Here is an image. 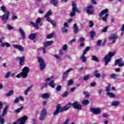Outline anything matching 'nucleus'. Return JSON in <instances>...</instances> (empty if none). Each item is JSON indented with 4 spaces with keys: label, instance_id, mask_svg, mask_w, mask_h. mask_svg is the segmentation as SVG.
Here are the masks:
<instances>
[{
    "label": "nucleus",
    "instance_id": "obj_16",
    "mask_svg": "<svg viewBox=\"0 0 124 124\" xmlns=\"http://www.w3.org/2000/svg\"><path fill=\"white\" fill-rule=\"evenodd\" d=\"M72 70H73V68H70L66 71L65 72H64L62 75V78L64 79L66 78H67V76H68V73H69V72H70L71 71H72Z\"/></svg>",
    "mask_w": 124,
    "mask_h": 124
},
{
    "label": "nucleus",
    "instance_id": "obj_10",
    "mask_svg": "<svg viewBox=\"0 0 124 124\" xmlns=\"http://www.w3.org/2000/svg\"><path fill=\"white\" fill-rule=\"evenodd\" d=\"M90 111L93 113V114H95L96 115H99V114H101V109L100 108H92L90 109Z\"/></svg>",
    "mask_w": 124,
    "mask_h": 124
},
{
    "label": "nucleus",
    "instance_id": "obj_19",
    "mask_svg": "<svg viewBox=\"0 0 124 124\" xmlns=\"http://www.w3.org/2000/svg\"><path fill=\"white\" fill-rule=\"evenodd\" d=\"M20 100L21 101H24V97L22 96H19V97L16 98V99L14 100V103H18L19 101H20Z\"/></svg>",
    "mask_w": 124,
    "mask_h": 124
},
{
    "label": "nucleus",
    "instance_id": "obj_34",
    "mask_svg": "<svg viewBox=\"0 0 124 124\" xmlns=\"http://www.w3.org/2000/svg\"><path fill=\"white\" fill-rule=\"evenodd\" d=\"M82 103L84 106H86V105L90 104V101L88 100H84L82 101Z\"/></svg>",
    "mask_w": 124,
    "mask_h": 124
},
{
    "label": "nucleus",
    "instance_id": "obj_21",
    "mask_svg": "<svg viewBox=\"0 0 124 124\" xmlns=\"http://www.w3.org/2000/svg\"><path fill=\"white\" fill-rule=\"evenodd\" d=\"M85 56H86V54L82 53V55L80 58V60L82 62H87V57Z\"/></svg>",
    "mask_w": 124,
    "mask_h": 124
},
{
    "label": "nucleus",
    "instance_id": "obj_7",
    "mask_svg": "<svg viewBox=\"0 0 124 124\" xmlns=\"http://www.w3.org/2000/svg\"><path fill=\"white\" fill-rule=\"evenodd\" d=\"M30 71V69L28 67H25L22 69V72L21 74L22 75L23 78H27L28 77V74H29V72Z\"/></svg>",
    "mask_w": 124,
    "mask_h": 124
},
{
    "label": "nucleus",
    "instance_id": "obj_31",
    "mask_svg": "<svg viewBox=\"0 0 124 124\" xmlns=\"http://www.w3.org/2000/svg\"><path fill=\"white\" fill-rule=\"evenodd\" d=\"M41 97L42 98H45V99L49 98V97H50V95H49V94L47 93H44L42 95Z\"/></svg>",
    "mask_w": 124,
    "mask_h": 124
},
{
    "label": "nucleus",
    "instance_id": "obj_45",
    "mask_svg": "<svg viewBox=\"0 0 124 124\" xmlns=\"http://www.w3.org/2000/svg\"><path fill=\"white\" fill-rule=\"evenodd\" d=\"M3 116H1L0 115V124H4V119L2 118Z\"/></svg>",
    "mask_w": 124,
    "mask_h": 124
},
{
    "label": "nucleus",
    "instance_id": "obj_55",
    "mask_svg": "<svg viewBox=\"0 0 124 124\" xmlns=\"http://www.w3.org/2000/svg\"><path fill=\"white\" fill-rule=\"evenodd\" d=\"M75 41H76V39H73V40H71L69 42V45H72V44L73 43V42H75Z\"/></svg>",
    "mask_w": 124,
    "mask_h": 124
},
{
    "label": "nucleus",
    "instance_id": "obj_52",
    "mask_svg": "<svg viewBox=\"0 0 124 124\" xmlns=\"http://www.w3.org/2000/svg\"><path fill=\"white\" fill-rule=\"evenodd\" d=\"M90 76L88 75L85 77H84L83 78V80H84V81H87V80H88L89 79V78H90Z\"/></svg>",
    "mask_w": 124,
    "mask_h": 124
},
{
    "label": "nucleus",
    "instance_id": "obj_26",
    "mask_svg": "<svg viewBox=\"0 0 124 124\" xmlns=\"http://www.w3.org/2000/svg\"><path fill=\"white\" fill-rule=\"evenodd\" d=\"M36 33H31L30 35L29 38L31 40H34L35 38H36Z\"/></svg>",
    "mask_w": 124,
    "mask_h": 124
},
{
    "label": "nucleus",
    "instance_id": "obj_43",
    "mask_svg": "<svg viewBox=\"0 0 124 124\" xmlns=\"http://www.w3.org/2000/svg\"><path fill=\"white\" fill-rule=\"evenodd\" d=\"M56 90L57 92H61V91H62V86L58 85L57 86Z\"/></svg>",
    "mask_w": 124,
    "mask_h": 124
},
{
    "label": "nucleus",
    "instance_id": "obj_2",
    "mask_svg": "<svg viewBox=\"0 0 124 124\" xmlns=\"http://www.w3.org/2000/svg\"><path fill=\"white\" fill-rule=\"evenodd\" d=\"M72 12L70 14V16L71 17H74V16L76 15V12H78V13H81V10L78 9L77 6H76V3L74 1L72 2Z\"/></svg>",
    "mask_w": 124,
    "mask_h": 124
},
{
    "label": "nucleus",
    "instance_id": "obj_49",
    "mask_svg": "<svg viewBox=\"0 0 124 124\" xmlns=\"http://www.w3.org/2000/svg\"><path fill=\"white\" fill-rule=\"evenodd\" d=\"M7 27L8 30H13V29H14V27L11 26V25H10L9 24H7Z\"/></svg>",
    "mask_w": 124,
    "mask_h": 124
},
{
    "label": "nucleus",
    "instance_id": "obj_48",
    "mask_svg": "<svg viewBox=\"0 0 124 124\" xmlns=\"http://www.w3.org/2000/svg\"><path fill=\"white\" fill-rule=\"evenodd\" d=\"M111 78H112L113 79H115L116 77H118L117 75H116V74H111L110 75Z\"/></svg>",
    "mask_w": 124,
    "mask_h": 124
},
{
    "label": "nucleus",
    "instance_id": "obj_47",
    "mask_svg": "<svg viewBox=\"0 0 124 124\" xmlns=\"http://www.w3.org/2000/svg\"><path fill=\"white\" fill-rule=\"evenodd\" d=\"M1 10H2V12H6L7 13V12L6 11V8L4 6H1Z\"/></svg>",
    "mask_w": 124,
    "mask_h": 124
},
{
    "label": "nucleus",
    "instance_id": "obj_51",
    "mask_svg": "<svg viewBox=\"0 0 124 124\" xmlns=\"http://www.w3.org/2000/svg\"><path fill=\"white\" fill-rule=\"evenodd\" d=\"M108 29V26H106L102 30L101 32H106L107 31V30Z\"/></svg>",
    "mask_w": 124,
    "mask_h": 124
},
{
    "label": "nucleus",
    "instance_id": "obj_17",
    "mask_svg": "<svg viewBox=\"0 0 124 124\" xmlns=\"http://www.w3.org/2000/svg\"><path fill=\"white\" fill-rule=\"evenodd\" d=\"M8 108H9V106L8 105L5 106L3 110L2 115H0L1 116L3 117V116H5V115L7 114V110H8Z\"/></svg>",
    "mask_w": 124,
    "mask_h": 124
},
{
    "label": "nucleus",
    "instance_id": "obj_41",
    "mask_svg": "<svg viewBox=\"0 0 124 124\" xmlns=\"http://www.w3.org/2000/svg\"><path fill=\"white\" fill-rule=\"evenodd\" d=\"M69 94V92L68 91H65L62 94V97H66Z\"/></svg>",
    "mask_w": 124,
    "mask_h": 124
},
{
    "label": "nucleus",
    "instance_id": "obj_28",
    "mask_svg": "<svg viewBox=\"0 0 124 124\" xmlns=\"http://www.w3.org/2000/svg\"><path fill=\"white\" fill-rule=\"evenodd\" d=\"M93 75H94L96 78H100V75L98 73V70H96L93 72Z\"/></svg>",
    "mask_w": 124,
    "mask_h": 124
},
{
    "label": "nucleus",
    "instance_id": "obj_37",
    "mask_svg": "<svg viewBox=\"0 0 124 124\" xmlns=\"http://www.w3.org/2000/svg\"><path fill=\"white\" fill-rule=\"evenodd\" d=\"M110 88H111V84H109L108 85V86L106 88V91L107 92V93H110Z\"/></svg>",
    "mask_w": 124,
    "mask_h": 124
},
{
    "label": "nucleus",
    "instance_id": "obj_58",
    "mask_svg": "<svg viewBox=\"0 0 124 124\" xmlns=\"http://www.w3.org/2000/svg\"><path fill=\"white\" fill-rule=\"evenodd\" d=\"M89 24L90 28H92V27H93V21L92 20H90L89 21Z\"/></svg>",
    "mask_w": 124,
    "mask_h": 124
},
{
    "label": "nucleus",
    "instance_id": "obj_13",
    "mask_svg": "<svg viewBox=\"0 0 124 124\" xmlns=\"http://www.w3.org/2000/svg\"><path fill=\"white\" fill-rule=\"evenodd\" d=\"M61 109H62V106L61 105L58 104L56 106V110L53 112V116H57L58 114L60 113V112H62V110H61Z\"/></svg>",
    "mask_w": 124,
    "mask_h": 124
},
{
    "label": "nucleus",
    "instance_id": "obj_61",
    "mask_svg": "<svg viewBox=\"0 0 124 124\" xmlns=\"http://www.w3.org/2000/svg\"><path fill=\"white\" fill-rule=\"evenodd\" d=\"M103 118H108V117H109V115L106 113H104L103 114Z\"/></svg>",
    "mask_w": 124,
    "mask_h": 124
},
{
    "label": "nucleus",
    "instance_id": "obj_22",
    "mask_svg": "<svg viewBox=\"0 0 124 124\" xmlns=\"http://www.w3.org/2000/svg\"><path fill=\"white\" fill-rule=\"evenodd\" d=\"M73 29L74 33H75V34H77V33H78V31H79V29L78 28V26H77V24H74Z\"/></svg>",
    "mask_w": 124,
    "mask_h": 124
},
{
    "label": "nucleus",
    "instance_id": "obj_39",
    "mask_svg": "<svg viewBox=\"0 0 124 124\" xmlns=\"http://www.w3.org/2000/svg\"><path fill=\"white\" fill-rule=\"evenodd\" d=\"M92 60L93 61H94L95 62H99L98 58H97V57H96L95 56H94V55L92 56Z\"/></svg>",
    "mask_w": 124,
    "mask_h": 124
},
{
    "label": "nucleus",
    "instance_id": "obj_1",
    "mask_svg": "<svg viewBox=\"0 0 124 124\" xmlns=\"http://www.w3.org/2000/svg\"><path fill=\"white\" fill-rule=\"evenodd\" d=\"M72 106L73 107L74 109H78V110H81L82 109V106L80 105L79 102H75L72 104L69 103L66 105L64 108H63L61 109V112H63L64 111H67Z\"/></svg>",
    "mask_w": 124,
    "mask_h": 124
},
{
    "label": "nucleus",
    "instance_id": "obj_6",
    "mask_svg": "<svg viewBox=\"0 0 124 124\" xmlns=\"http://www.w3.org/2000/svg\"><path fill=\"white\" fill-rule=\"evenodd\" d=\"M117 39H118V36L116 34L111 33L108 37V40L113 44L116 43Z\"/></svg>",
    "mask_w": 124,
    "mask_h": 124
},
{
    "label": "nucleus",
    "instance_id": "obj_14",
    "mask_svg": "<svg viewBox=\"0 0 124 124\" xmlns=\"http://www.w3.org/2000/svg\"><path fill=\"white\" fill-rule=\"evenodd\" d=\"M27 120L28 116L24 115L18 120L19 124H25Z\"/></svg>",
    "mask_w": 124,
    "mask_h": 124
},
{
    "label": "nucleus",
    "instance_id": "obj_62",
    "mask_svg": "<svg viewBox=\"0 0 124 124\" xmlns=\"http://www.w3.org/2000/svg\"><path fill=\"white\" fill-rule=\"evenodd\" d=\"M124 62H122L121 61L120 63H119V64H118V66H119V67H121L122 66H124Z\"/></svg>",
    "mask_w": 124,
    "mask_h": 124
},
{
    "label": "nucleus",
    "instance_id": "obj_35",
    "mask_svg": "<svg viewBox=\"0 0 124 124\" xmlns=\"http://www.w3.org/2000/svg\"><path fill=\"white\" fill-rule=\"evenodd\" d=\"M90 50H91V47L90 46L86 47L85 50H84L83 54H84V55H86L87 54V52H89Z\"/></svg>",
    "mask_w": 124,
    "mask_h": 124
},
{
    "label": "nucleus",
    "instance_id": "obj_4",
    "mask_svg": "<svg viewBox=\"0 0 124 124\" xmlns=\"http://www.w3.org/2000/svg\"><path fill=\"white\" fill-rule=\"evenodd\" d=\"M38 62L40 63V70L41 71H43L44 69H45V67H46V64L45 63V61H44V60L42 59L41 57H38Z\"/></svg>",
    "mask_w": 124,
    "mask_h": 124
},
{
    "label": "nucleus",
    "instance_id": "obj_33",
    "mask_svg": "<svg viewBox=\"0 0 124 124\" xmlns=\"http://www.w3.org/2000/svg\"><path fill=\"white\" fill-rule=\"evenodd\" d=\"M120 105V102L119 101H114L111 103V106H114L116 107Z\"/></svg>",
    "mask_w": 124,
    "mask_h": 124
},
{
    "label": "nucleus",
    "instance_id": "obj_27",
    "mask_svg": "<svg viewBox=\"0 0 124 124\" xmlns=\"http://www.w3.org/2000/svg\"><path fill=\"white\" fill-rule=\"evenodd\" d=\"M59 3V1L58 0H50V3L51 4H53L54 6H56V5H58V3Z\"/></svg>",
    "mask_w": 124,
    "mask_h": 124
},
{
    "label": "nucleus",
    "instance_id": "obj_11",
    "mask_svg": "<svg viewBox=\"0 0 124 124\" xmlns=\"http://www.w3.org/2000/svg\"><path fill=\"white\" fill-rule=\"evenodd\" d=\"M10 16V12L9 11L7 12L1 16V18L2 21H8L9 19V16Z\"/></svg>",
    "mask_w": 124,
    "mask_h": 124
},
{
    "label": "nucleus",
    "instance_id": "obj_40",
    "mask_svg": "<svg viewBox=\"0 0 124 124\" xmlns=\"http://www.w3.org/2000/svg\"><path fill=\"white\" fill-rule=\"evenodd\" d=\"M23 108H24V107H21V108H18L16 110H15V113H20V112H21V111L23 110Z\"/></svg>",
    "mask_w": 124,
    "mask_h": 124
},
{
    "label": "nucleus",
    "instance_id": "obj_8",
    "mask_svg": "<svg viewBox=\"0 0 124 124\" xmlns=\"http://www.w3.org/2000/svg\"><path fill=\"white\" fill-rule=\"evenodd\" d=\"M46 115H47V110L46 109L44 108L41 112L39 120H40V121H44L45 118H46Z\"/></svg>",
    "mask_w": 124,
    "mask_h": 124
},
{
    "label": "nucleus",
    "instance_id": "obj_18",
    "mask_svg": "<svg viewBox=\"0 0 124 124\" xmlns=\"http://www.w3.org/2000/svg\"><path fill=\"white\" fill-rule=\"evenodd\" d=\"M46 21H47V22H49V23H50V24H51V25H52V26H53V27H56V22H55V21L52 20L50 17H49L48 16L47 17H46Z\"/></svg>",
    "mask_w": 124,
    "mask_h": 124
},
{
    "label": "nucleus",
    "instance_id": "obj_15",
    "mask_svg": "<svg viewBox=\"0 0 124 124\" xmlns=\"http://www.w3.org/2000/svg\"><path fill=\"white\" fill-rule=\"evenodd\" d=\"M13 47L15 49H18V50L21 52H24V47L22 46H21L17 44H14L13 45Z\"/></svg>",
    "mask_w": 124,
    "mask_h": 124
},
{
    "label": "nucleus",
    "instance_id": "obj_53",
    "mask_svg": "<svg viewBox=\"0 0 124 124\" xmlns=\"http://www.w3.org/2000/svg\"><path fill=\"white\" fill-rule=\"evenodd\" d=\"M54 78V76H51L50 78H47L46 79V82H49L50 81L51 79Z\"/></svg>",
    "mask_w": 124,
    "mask_h": 124
},
{
    "label": "nucleus",
    "instance_id": "obj_29",
    "mask_svg": "<svg viewBox=\"0 0 124 124\" xmlns=\"http://www.w3.org/2000/svg\"><path fill=\"white\" fill-rule=\"evenodd\" d=\"M107 94L109 96V97H110L111 98H114V97H116V95L114 94L113 93H107Z\"/></svg>",
    "mask_w": 124,
    "mask_h": 124
},
{
    "label": "nucleus",
    "instance_id": "obj_24",
    "mask_svg": "<svg viewBox=\"0 0 124 124\" xmlns=\"http://www.w3.org/2000/svg\"><path fill=\"white\" fill-rule=\"evenodd\" d=\"M107 12H108V9H106L101 12V13L99 15V16L100 17H102L104 14H107Z\"/></svg>",
    "mask_w": 124,
    "mask_h": 124
},
{
    "label": "nucleus",
    "instance_id": "obj_46",
    "mask_svg": "<svg viewBox=\"0 0 124 124\" xmlns=\"http://www.w3.org/2000/svg\"><path fill=\"white\" fill-rule=\"evenodd\" d=\"M70 85H73V80L70 79L68 81L67 86H70Z\"/></svg>",
    "mask_w": 124,
    "mask_h": 124
},
{
    "label": "nucleus",
    "instance_id": "obj_50",
    "mask_svg": "<svg viewBox=\"0 0 124 124\" xmlns=\"http://www.w3.org/2000/svg\"><path fill=\"white\" fill-rule=\"evenodd\" d=\"M121 62V59H117L115 62V65H117L118 63H119V64Z\"/></svg>",
    "mask_w": 124,
    "mask_h": 124
},
{
    "label": "nucleus",
    "instance_id": "obj_59",
    "mask_svg": "<svg viewBox=\"0 0 124 124\" xmlns=\"http://www.w3.org/2000/svg\"><path fill=\"white\" fill-rule=\"evenodd\" d=\"M53 36H54V35L53 34H49L47 36V38L48 39H50V38H53Z\"/></svg>",
    "mask_w": 124,
    "mask_h": 124
},
{
    "label": "nucleus",
    "instance_id": "obj_64",
    "mask_svg": "<svg viewBox=\"0 0 124 124\" xmlns=\"http://www.w3.org/2000/svg\"><path fill=\"white\" fill-rule=\"evenodd\" d=\"M69 123V119H67L64 122V123H63L62 124H68Z\"/></svg>",
    "mask_w": 124,
    "mask_h": 124
},
{
    "label": "nucleus",
    "instance_id": "obj_12",
    "mask_svg": "<svg viewBox=\"0 0 124 124\" xmlns=\"http://www.w3.org/2000/svg\"><path fill=\"white\" fill-rule=\"evenodd\" d=\"M25 56L22 57H17L16 58V61H19V63L20 65L25 64Z\"/></svg>",
    "mask_w": 124,
    "mask_h": 124
},
{
    "label": "nucleus",
    "instance_id": "obj_63",
    "mask_svg": "<svg viewBox=\"0 0 124 124\" xmlns=\"http://www.w3.org/2000/svg\"><path fill=\"white\" fill-rule=\"evenodd\" d=\"M102 42V41L101 40L98 41V42H97V46H100Z\"/></svg>",
    "mask_w": 124,
    "mask_h": 124
},
{
    "label": "nucleus",
    "instance_id": "obj_30",
    "mask_svg": "<svg viewBox=\"0 0 124 124\" xmlns=\"http://www.w3.org/2000/svg\"><path fill=\"white\" fill-rule=\"evenodd\" d=\"M48 85L52 88H55V82L54 81V80H51Z\"/></svg>",
    "mask_w": 124,
    "mask_h": 124
},
{
    "label": "nucleus",
    "instance_id": "obj_23",
    "mask_svg": "<svg viewBox=\"0 0 124 124\" xmlns=\"http://www.w3.org/2000/svg\"><path fill=\"white\" fill-rule=\"evenodd\" d=\"M52 44H53V41H50L46 42L44 44V45L45 48H46V47H47V46H51V45H52Z\"/></svg>",
    "mask_w": 124,
    "mask_h": 124
},
{
    "label": "nucleus",
    "instance_id": "obj_60",
    "mask_svg": "<svg viewBox=\"0 0 124 124\" xmlns=\"http://www.w3.org/2000/svg\"><path fill=\"white\" fill-rule=\"evenodd\" d=\"M63 51H66L67 50V45H64L62 48Z\"/></svg>",
    "mask_w": 124,
    "mask_h": 124
},
{
    "label": "nucleus",
    "instance_id": "obj_3",
    "mask_svg": "<svg viewBox=\"0 0 124 124\" xmlns=\"http://www.w3.org/2000/svg\"><path fill=\"white\" fill-rule=\"evenodd\" d=\"M116 55V52H109L108 55H106L104 58V62H105V65H107L109 62H110L111 60V58L112 57H114Z\"/></svg>",
    "mask_w": 124,
    "mask_h": 124
},
{
    "label": "nucleus",
    "instance_id": "obj_42",
    "mask_svg": "<svg viewBox=\"0 0 124 124\" xmlns=\"http://www.w3.org/2000/svg\"><path fill=\"white\" fill-rule=\"evenodd\" d=\"M52 15V11L51 10L48 11L46 14L45 15V17H47L48 16H51Z\"/></svg>",
    "mask_w": 124,
    "mask_h": 124
},
{
    "label": "nucleus",
    "instance_id": "obj_25",
    "mask_svg": "<svg viewBox=\"0 0 124 124\" xmlns=\"http://www.w3.org/2000/svg\"><path fill=\"white\" fill-rule=\"evenodd\" d=\"M95 33H96L95 31L93 30H92L90 31V35H91V39L92 40H93L94 36H95V35H96Z\"/></svg>",
    "mask_w": 124,
    "mask_h": 124
},
{
    "label": "nucleus",
    "instance_id": "obj_54",
    "mask_svg": "<svg viewBox=\"0 0 124 124\" xmlns=\"http://www.w3.org/2000/svg\"><path fill=\"white\" fill-rule=\"evenodd\" d=\"M10 75H11V73L10 72H8L5 75V78H8V77H10Z\"/></svg>",
    "mask_w": 124,
    "mask_h": 124
},
{
    "label": "nucleus",
    "instance_id": "obj_5",
    "mask_svg": "<svg viewBox=\"0 0 124 124\" xmlns=\"http://www.w3.org/2000/svg\"><path fill=\"white\" fill-rule=\"evenodd\" d=\"M41 22V18L38 17L36 21V23L32 21H30V24H31V25H32L34 28H35L36 30H38V29H39V24H40Z\"/></svg>",
    "mask_w": 124,
    "mask_h": 124
},
{
    "label": "nucleus",
    "instance_id": "obj_44",
    "mask_svg": "<svg viewBox=\"0 0 124 124\" xmlns=\"http://www.w3.org/2000/svg\"><path fill=\"white\" fill-rule=\"evenodd\" d=\"M48 84L47 83H42L41 85V90H43V89H44V88H45V87H47Z\"/></svg>",
    "mask_w": 124,
    "mask_h": 124
},
{
    "label": "nucleus",
    "instance_id": "obj_36",
    "mask_svg": "<svg viewBox=\"0 0 124 124\" xmlns=\"http://www.w3.org/2000/svg\"><path fill=\"white\" fill-rule=\"evenodd\" d=\"M31 87H28L27 88V89L26 90H25L24 92L25 95H28V94H29V92H30V91H31Z\"/></svg>",
    "mask_w": 124,
    "mask_h": 124
},
{
    "label": "nucleus",
    "instance_id": "obj_56",
    "mask_svg": "<svg viewBox=\"0 0 124 124\" xmlns=\"http://www.w3.org/2000/svg\"><path fill=\"white\" fill-rule=\"evenodd\" d=\"M62 32H67V30L66 29V28H65V27H62Z\"/></svg>",
    "mask_w": 124,
    "mask_h": 124
},
{
    "label": "nucleus",
    "instance_id": "obj_57",
    "mask_svg": "<svg viewBox=\"0 0 124 124\" xmlns=\"http://www.w3.org/2000/svg\"><path fill=\"white\" fill-rule=\"evenodd\" d=\"M54 58H56L57 60H58V61H61V56L57 55H54Z\"/></svg>",
    "mask_w": 124,
    "mask_h": 124
},
{
    "label": "nucleus",
    "instance_id": "obj_32",
    "mask_svg": "<svg viewBox=\"0 0 124 124\" xmlns=\"http://www.w3.org/2000/svg\"><path fill=\"white\" fill-rule=\"evenodd\" d=\"M13 93H14V91L13 90H10L8 93L5 94V95L6 96L8 97L13 95Z\"/></svg>",
    "mask_w": 124,
    "mask_h": 124
},
{
    "label": "nucleus",
    "instance_id": "obj_38",
    "mask_svg": "<svg viewBox=\"0 0 124 124\" xmlns=\"http://www.w3.org/2000/svg\"><path fill=\"white\" fill-rule=\"evenodd\" d=\"M108 16H109V14H106L105 17H102V21H103V22H107V17H108Z\"/></svg>",
    "mask_w": 124,
    "mask_h": 124
},
{
    "label": "nucleus",
    "instance_id": "obj_9",
    "mask_svg": "<svg viewBox=\"0 0 124 124\" xmlns=\"http://www.w3.org/2000/svg\"><path fill=\"white\" fill-rule=\"evenodd\" d=\"M93 9V5H90L87 6L86 8L87 13L89 14V15H93V14H94V11Z\"/></svg>",
    "mask_w": 124,
    "mask_h": 124
},
{
    "label": "nucleus",
    "instance_id": "obj_20",
    "mask_svg": "<svg viewBox=\"0 0 124 124\" xmlns=\"http://www.w3.org/2000/svg\"><path fill=\"white\" fill-rule=\"evenodd\" d=\"M19 31L20 33H21V37H22V39H25L26 38V35L25 34V31H24V30L22 29V28L19 29Z\"/></svg>",
    "mask_w": 124,
    "mask_h": 124
}]
</instances>
